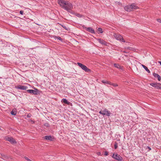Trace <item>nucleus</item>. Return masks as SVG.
Wrapping results in <instances>:
<instances>
[{
  "mask_svg": "<svg viewBox=\"0 0 161 161\" xmlns=\"http://www.w3.org/2000/svg\"><path fill=\"white\" fill-rule=\"evenodd\" d=\"M55 39H57L60 40L61 41H63V39L59 36H55Z\"/></svg>",
  "mask_w": 161,
  "mask_h": 161,
  "instance_id": "21",
  "label": "nucleus"
},
{
  "mask_svg": "<svg viewBox=\"0 0 161 161\" xmlns=\"http://www.w3.org/2000/svg\"><path fill=\"white\" fill-rule=\"evenodd\" d=\"M19 13L21 15H22L23 14L24 11L23 10H20V11Z\"/></svg>",
  "mask_w": 161,
  "mask_h": 161,
  "instance_id": "31",
  "label": "nucleus"
},
{
  "mask_svg": "<svg viewBox=\"0 0 161 161\" xmlns=\"http://www.w3.org/2000/svg\"><path fill=\"white\" fill-rule=\"evenodd\" d=\"M123 52L125 53H127L128 52H126L125 51H123Z\"/></svg>",
  "mask_w": 161,
  "mask_h": 161,
  "instance_id": "37",
  "label": "nucleus"
},
{
  "mask_svg": "<svg viewBox=\"0 0 161 161\" xmlns=\"http://www.w3.org/2000/svg\"><path fill=\"white\" fill-rule=\"evenodd\" d=\"M86 31L91 32L92 33H95V31L94 29H93V28H92L91 27H86Z\"/></svg>",
  "mask_w": 161,
  "mask_h": 161,
  "instance_id": "13",
  "label": "nucleus"
},
{
  "mask_svg": "<svg viewBox=\"0 0 161 161\" xmlns=\"http://www.w3.org/2000/svg\"><path fill=\"white\" fill-rule=\"evenodd\" d=\"M6 140L12 144H15L17 142L15 139L12 137H8L6 138Z\"/></svg>",
  "mask_w": 161,
  "mask_h": 161,
  "instance_id": "9",
  "label": "nucleus"
},
{
  "mask_svg": "<svg viewBox=\"0 0 161 161\" xmlns=\"http://www.w3.org/2000/svg\"><path fill=\"white\" fill-rule=\"evenodd\" d=\"M63 8L67 10L68 12L72 13L71 10L73 8V5L71 3H69L68 1L65 6H63Z\"/></svg>",
  "mask_w": 161,
  "mask_h": 161,
  "instance_id": "1",
  "label": "nucleus"
},
{
  "mask_svg": "<svg viewBox=\"0 0 161 161\" xmlns=\"http://www.w3.org/2000/svg\"><path fill=\"white\" fill-rule=\"evenodd\" d=\"M62 102L68 105H69L71 103L70 102L68 101L66 99L64 98L63 99H62Z\"/></svg>",
  "mask_w": 161,
  "mask_h": 161,
  "instance_id": "16",
  "label": "nucleus"
},
{
  "mask_svg": "<svg viewBox=\"0 0 161 161\" xmlns=\"http://www.w3.org/2000/svg\"><path fill=\"white\" fill-rule=\"evenodd\" d=\"M68 1H65L64 0H58V2L61 7L63 8V6H65L66 4Z\"/></svg>",
  "mask_w": 161,
  "mask_h": 161,
  "instance_id": "7",
  "label": "nucleus"
},
{
  "mask_svg": "<svg viewBox=\"0 0 161 161\" xmlns=\"http://www.w3.org/2000/svg\"><path fill=\"white\" fill-rule=\"evenodd\" d=\"M112 157L118 161H121L123 159L122 157L117 153L115 154L114 153L112 156Z\"/></svg>",
  "mask_w": 161,
  "mask_h": 161,
  "instance_id": "6",
  "label": "nucleus"
},
{
  "mask_svg": "<svg viewBox=\"0 0 161 161\" xmlns=\"http://www.w3.org/2000/svg\"><path fill=\"white\" fill-rule=\"evenodd\" d=\"M44 125L47 127L49 126V125L48 123H46Z\"/></svg>",
  "mask_w": 161,
  "mask_h": 161,
  "instance_id": "34",
  "label": "nucleus"
},
{
  "mask_svg": "<svg viewBox=\"0 0 161 161\" xmlns=\"http://www.w3.org/2000/svg\"><path fill=\"white\" fill-rule=\"evenodd\" d=\"M114 65L115 67L119 69L120 70L122 71L124 70L123 67L121 66L118 64H114Z\"/></svg>",
  "mask_w": 161,
  "mask_h": 161,
  "instance_id": "12",
  "label": "nucleus"
},
{
  "mask_svg": "<svg viewBox=\"0 0 161 161\" xmlns=\"http://www.w3.org/2000/svg\"><path fill=\"white\" fill-rule=\"evenodd\" d=\"M31 114H29L27 115V117L28 118H30L31 117Z\"/></svg>",
  "mask_w": 161,
  "mask_h": 161,
  "instance_id": "28",
  "label": "nucleus"
},
{
  "mask_svg": "<svg viewBox=\"0 0 161 161\" xmlns=\"http://www.w3.org/2000/svg\"><path fill=\"white\" fill-rule=\"evenodd\" d=\"M102 30V29L101 28H99L97 29V31L99 32V33H103V31Z\"/></svg>",
  "mask_w": 161,
  "mask_h": 161,
  "instance_id": "22",
  "label": "nucleus"
},
{
  "mask_svg": "<svg viewBox=\"0 0 161 161\" xmlns=\"http://www.w3.org/2000/svg\"><path fill=\"white\" fill-rule=\"evenodd\" d=\"M35 90L29 89L27 91L29 93H32L34 95H37L38 94V92H39V90L36 88L35 89Z\"/></svg>",
  "mask_w": 161,
  "mask_h": 161,
  "instance_id": "8",
  "label": "nucleus"
},
{
  "mask_svg": "<svg viewBox=\"0 0 161 161\" xmlns=\"http://www.w3.org/2000/svg\"><path fill=\"white\" fill-rule=\"evenodd\" d=\"M157 77L158 78V79L159 81L160 80H161V77L159 75Z\"/></svg>",
  "mask_w": 161,
  "mask_h": 161,
  "instance_id": "29",
  "label": "nucleus"
},
{
  "mask_svg": "<svg viewBox=\"0 0 161 161\" xmlns=\"http://www.w3.org/2000/svg\"><path fill=\"white\" fill-rule=\"evenodd\" d=\"M138 7L135 4L133 3L130 5H128L124 7V9L127 12H130L133 9H136Z\"/></svg>",
  "mask_w": 161,
  "mask_h": 161,
  "instance_id": "2",
  "label": "nucleus"
},
{
  "mask_svg": "<svg viewBox=\"0 0 161 161\" xmlns=\"http://www.w3.org/2000/svg\"><path fill=\"white\" fill-rule=\"evenodd\" d=\"M142 66L148 73H150V71L146 66L143 64H142Z\"/></svg>",
  "mask_w": 161,
  "mask_h": 161,
  "instance_id": "17",
  "label": "nucleus"
},
{
  "mask_svg": "<svg viewBox=\"0 0 161 161\" xmlns=\"http://www.w3.org/2000/svg\"><path fill=\"white\" fill-rule=\"evenodd\" d=\"M150 85L153 87L158 90H161V84L157 83H150Z\"/></svg>",
  "mask_w": 161,
  "mask_h": 161,
  "instance_id": "5",
  "label": "nucleus"
},
{
  "mask_svg": "<svg viewBox=\"0 0 161 161\" xmlns=\"http://www.w3.org/2000/svg\"><path fill=\"white\" fill-rule=\"evenodd\" d=\"M125 49H127L129 50H131L132 49V48L130 47H125Z\"/></svg>",
  "mask_w": 161,
  "mask_h": 161,
  "instance_id": "27",
  "label": "nucleus"
},
{
  "mask_svg": "<svg viewBox=\"0 0 161 161\" xmlns=\"http://www.w3.org/2000/svg\"><path fill=\"white\" fill-rule=\"evenodd\" d=\"M110 85H112L113 86H115V87L118 86V85L116 83H112L111 82V84H110Z\"/></svg>",
  "mask_w": 161,
  "mask_h": 161,
  "instance_id": "23",
  "label": "nucleus"
},
{
  "mask_svg": "<svg viewBox=\"0 0 161 161\" xmlns=\"http://www.w3.org/2000/svg\"><path fill=\"white\" fill-rule=\"evenodd\" d=\"M102 112H103V111H99V113L101 114H102L103 115H105L106 114H103L102 113Z\"/></svg>",
  "mask_w": 161,
  "mask_h": 161,
  "instance_id": "30",
  "label": "nucleus"
},
{
  "mask_svg": "<svg viewBox=\"0 0 161 161\" xmlns=\"http://www.w3.org/2000/svg\"><path fill=\"white\" fill-rule=\"evenodd\" d=\"M97 41L98 42L102 44V45H107V42L103 40V39H97Z\"/></svg>",
  "mask_w": 161,
  "mask_h": 161,
  "instance_id": "14",
  "label": "nucleus"
},
{
  "mask_svg": "<svg viewBox=\"0 0 161 161\" xmlns=\"http://www.w3.org/2000/svg\"><path fill=\"white\" fill-rule=\"evenodd\" d=\"M159 75L157 74V73H154L153 74V75L155 77H157Z\"/></svg>",
  "mask_w": 161,
  "mask_h": 161,
  "instance_id": "26",
  "label": "nucleus"
},
{
  "mask_svg": "<svg viewBox=\"0 0 161 161\" xmlns=\"http://www.w3.org/2000/svg\"><path fill=\"white\" fill-rule=\"evenodd\" d=\"M75 15L79 17L80 18V17H82V15L80 14L79 13L76 14H75Z\"/></svg>",
  "mask_w": 161,
  "mask_h": 161,
  "instance_id": "25",
  "label": "nucleus"
},
{
  "mask_svg": "<svg viewBox=\"0 0 161 161\" xmlns=\"http://www.w3.org/2000/svg\"><path fill=\"white\" fill-rule=\"evenodd\" d=\"M157 21L160 23H161V19H157Z\"/></svg>",
  "mask_w": 161,
  "mask_h": 161,
  "instance_id": "33",
  "label": "nucleus"
},
{
  "mask_svg": "<svg viewBox=\"0 0 161 161\" xmlns=\"http://www.w3.org/2000/svg\"><path fill=\"white\" fill-rule=\"evenodd\" d=\"M118 147V144L117 143L115 142L114 144V148L115 149H117Z\"/></svg>",
  "mask_w": 161,
  "mask_h": 161,
  "instance_id": "24",
  "label": "nucleus"
},
{
  "mask_svg": "<svg viewBox=\"0 0 161 161\" xmlns=\"http://www.w3.org/2000/svg\"><path fill=\"white\" fill-rule=\"evenodd\" d=\"M103 111L104 112H105V113H106V115L107 116H110V114H111L110 112L107 110V109H105L103 110Z\"/></svg>",
  "mask_w": 161,
  "mask_h": 161,
  "instance_id": "15",
  "label": "nucleus"
},
{
  "mask_svg": "<svg viewBox=\"0 0 161 161\" xmlns=\"http://www.w3.org/2000/svg\"><path fill=\"white\" fill-rule=\"evenodd\" d=\"M147 148L149 149V151H150L151 150V148L148 146H147Z\"/></svg>",
  "mask_w": 161,
  "mask_h": 161,
  "instance_id": "35",
  "label": "nucleus"
},
{
  "mask_svg": "<svg viewBox=\"0 0 161 161\" xmlns=\"http://www.w3.org/2000/svg\"><path fill=\"white\" fill-rule=\"evenodd\" d=\"M114 36L116 39L123 42H125V41L124 40L123 37L120 35L118 34L114 33Z\"/></svg>",
  "mask_w": 161,
  "mask_h": 161,
  "instance_id": "4",
  "label": "nucleus"
},
{
  "mask_svg": "<svg viewBox=\"0 0 161 161\" xmlns=\"http://www.w3.org/2000/svg\"><path fill=\"white\" fill-rule=\"evenodd\" d=\"M43 138L47 140L53 141L54 139V137L50 135L46 136L43 137Z\"/></svg>",
  "mask_w": 161,
  "mask_h": 161,
  "instance_id": "10",
  "label": "nucleus"
},
{
  "mask_svg": "<svg viewBox=\"0 0 161 161\" xmlns=\"http://www.w3.org/2000/svg\"><path fill=\"white\" fill-rule=\"evenodd\" d=\"M108 155V153L107 151H105L104 152V155L107 156Z\"/></svg>",
  "mask_w": 161,
  "mask_h": 161,
  "instance_id": "32",
  "label": "nucleus"
},
{
  "mask_svg": "<svg viewBox=\"0 0 161 161\" xmlns=\"http://www.w3.org/2000/svg\"><path fill=\"white\" fill-rule=\"evenodd\" d=\"M77 64L86 72H89L91 71V70L90 69H88L86 65L82 64L81 63L78 62L77 63Z\"/></svg>",
  "mask_w": 161,
  "mask_h": 161,
  "instance_id": "3",
  "label": "nucleus"
},
{
  "mask_svg": "<svg viewBox=\"0 0 161 161\" xmlns=\"http://www.w3.org/2000/svg\"><path fill=\"white\" fill-rule=\"evenodd\" d=\"M17 112L15 110H13L11 112V114L13 115H15L16 114Z\"/></svg>",
  "mask_w": 161,
  "mask_h": 161,
  "instance_id": "18",
  "label": "nucleus"
},
{
  "mask_svg": "<svg viewBox=\"0 0 161 161\" xmlns=\"http://www.w3.org/2000/svg\"><path fill=\"white\" fill-rule=\"evenodd\" d=\"M158 63H159L160 65H161V61H158Z\"/></svg>",
  "mask_w": 161,
  "mask_h": 161,
  "instance_id": "36",
  "label": "nucleus"
},
{
  "mask_svg": "<svg viewBox=\"0 0 161 161\" xmlns=\"http://www.w3.org/2000/svg\"><path fill=\"white\" fill-rule=\"evenodd\" d=\"M102 82L104 84H109L110 85L111 84L110 82L109 81H105L104 80H103L102 81Z\"/></svg>",
  "mask_w": 161,
  "mask_h": 161,
  "instance_id": "19",
  "label": "nucleus"
},
{
  "mask_svg": "<svg viewBox=\"0 0 161 161\" xmlns=\"http://www.w3.org/2000/svg\"><path fill=\"white\" fill-rule=\"evenodd\" d=\"M58 24H59L63 28H64V29H65L66 30H68V28H67V27L66 26H65L64 25L61 24H60L59 23H58Z\"/></svg>",
  "mask_w": 161,
  "mask_h": 161,
  "instance_id": "20",
  "label": "nucleus"
},
{
  "mask_svg": "<svg viewBox=\"0 0 161 161\" xmlns=\"http://www.w3.org/2000/svg\"><path fill=\"white\" fill-rule=\"evenodd\" d=\"M16 88L19 89L26 90L28 87L27 86H25L19 85Z\"/></svg>",
  "mask_w": 161,
  "mask_h": 161,
  "instance_id": "11",
  "label": "nucleus"
},
{
  "mask_svg": "<svg viewBox=\"0 0 161 161\" xmlns=\"http://www.w3.org/2000/svg\"><path fill=\"white\" fill-rule=\"evenodd\" d=\"M102 113H103V114H106L105 112H104L103 111Z\"/></svg>",
  "mask_w": 161,
  "mask_h": 161,
  "instance_id": "38",
  "label": "nucleus"
}]
</instances>
